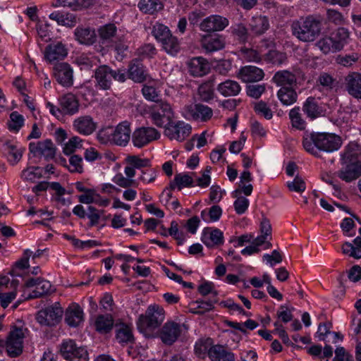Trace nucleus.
Masks as SVG:
<instances>
[{
	"label": "nucleus",
	"mask_w": 361,
	"mask_h": 361,
	"mask_svg": "<svg viewBox=\"0 0 361 361\" xmlns=\"http://www.w3.org/2000/svg\"><path fill=\"white\" fill-rule=\"evenodd\" d=\"M302 145L307 152L319 157L321 151L331 153L338 150L342 145V139L333 133H311L304 136Z\"/></svg>",
	"instance_id": "nucleus-1"
},
{
	"label": "nucleus",
	"mask_w": 361,
	"mask_h": 361,
	"mask_svg": "<svg viewBox=\"0 0 361 361\" xmlns=\"http://www.w3.org/2000/svg\"><path fill=\"white\" fill-rule=\"evenodd\" d=\"M322 29V18L319 16H309L292 24L293 35L305 42L314 41L321 34Z\"/></svg>",
	"instance_id": "nucleus-2"
},
{
	"label": "nucleus",
	"mask_w": 361,
	"mask_h": 361,
	"mask_svg": "<svg viewBox=\"0 0 361 361\" xmlns=\"http://www.w3.org/2000/svg\"><path fill=\"white\" fill-rule=\"evenodd\" d=\"M165 318L164 309L158 305H150L145 314H141L137 322V328L146 336H152L153 331L159 328Z\"/></svg>",
	"instance_id": "nucleus-3"
},
{
	"label": "nucleus",
	"mask_w": 361,
	"mask_h": 361,
	"mask_svg": "<svg viewBox=\"0 0 361 361\" xmlns=\"http://www.w3.org/2000/svg\"><path fill=\"white\" fill-rule=\"evenodd\" d=\"M130 124L128 121L120 123L115 128L111 127L99 131L97 138L101 143L109 142L119 146H126L130 139Z\"/></svg>",
	"instance_id": "nucleus-4"
},
{
	"label": "nucleus",
	"mask_w": 361,
	"mask_h": 361,
	"mask_svg": "<svg viewBox=\"0 0 361 361\" xmlns=\"http://www.w3.org/2000/svg\"><path fill=\"white\" fill-rule=\"evenodd\" d=\"M26 329L13 326L6 340L4 341V349L8 357L15 358L19 357L23 351V340Z\"/></svg>",
	"instance_id": "nucleus-5"
},
{
	"label": "nucleus",
	"mask_w": 361,
	"mask_h": 361,
	"mask_svg": "<svg viewBox=\"0 0 361 361\" xmlns=\"http://www.w3.org/2000/svg\"><path fill=\"white\" fill-rule=\"evenodd\" d=\"M94 78L97 85L102 90H109L111 87L113 80L123 82L126 78V73L123 70L118 69L114 71L105 65L100 66L96 69Z\"/></svg>",
	"instance_id": "nucleus-6"
},
{
	"label": "nucleus",
	"mask_w": 361,
	"mask_h": 361,
	"mask_svg": "<svg viewBox=\"0 0 361 361\" xmlns=\"http://www.w3.org/2000/svg\"><path fill=\"white\" fill-rule=\"evenodd\" d=\"M149 117L157 127L166 128L172 121L173 112L169 103L159 102L150 107Z\"/></svg>",
	"instance_id": "nucleus-7"
},
{
	"label": "nucleus",
	"mask_w": 361,
	"mask_h": 361,
	"mask_svg": "<svg viewBox=\"0 0 361 361\" xmlns=\"http://www.w3.org/2000/svg\"><path fill=\"white\" fill-rule=\"evenodd\" d=\"M63 309L59 302L42 309L36 314V320L37 322L45 326H56L61 319L63 315Z\"/></svg>",
	"instance_id": "nucleus-8"
},
{
	"label": "nucleus",
	"mask_w": 361,
	"mask_h": 361,
	"mask_svg": "<svg viewBox=\"0 0 361 361\" xmlns=\"http://www.w3.org/2000/svg\"><path fill=\"white\" fill-rule=\"evenodd\" d=\"M60 352L64 359L68 361H88V353L83 347L77 346L73 340L64 341Z\"/></svg>",
	"instance_id": "nucleus-9"
},
{
	"label": "nucleus",
	"mask_w": 361,
	"mask_h": 361,
	"mask_svg": "<svg viewBox=\"0 0 361 361\" xmlns=\"http://www.w3.org/2000/svg\"><path fill=\"white\" fill-rule=\"evenodd\" d=\"M183 329H185L184 324L169 321L160 329L158 336L165 345H171L180 336Z\"/></svg>",
	"instance_id": "nucleus-10"
},
{
	"label": "nucleus",
	"mask_w": 361,
	"mask_h": 361,
	"mask_svg": "<svg viewBox=\"0 0 361 361\" xmlns=\"http://www.w3.org/2000/svg\"><path fill=\"white\" fill-rule=\"evenodd\" d=\"M160 133L152 127H140L132 134V142L135 147L141 148L149 142L159 139Z\"/></svg>",
	"instance_id": "nucleus-11"
},
{
	"label": "nucleus",
	"mask_w": 361,
	"mask_h": 361,
	"mask_svg": "<svg viewBox=\"0 0 361 361\" xmlns=\"http://www.w3.org/2000/svg\"><path fill=\"white\" fill-rule=\"evenodd\" d=\"M185 117L196 121L206 122L213 116L212 108L201 103L186 105L184 108Z\"/></svg>",
	"instance_id": "nucleus-12"
},
{
	"label": "nucleus",
	"mask_w": 361,
	"mask_h": 361,
	"mask_svg": "<svg viewBox=\"0 0 361 361\" xmlns=\"http://www.w3.org/2000/svg\"><path fill=\"white\" fill-rule=\"evenodd\" d=\"M228 20L220 15H211L204 18L199 25L201 31L213 33L222 31L228 25Z\"/></svg>",
	"instance_id": "nucleus-13"
},
{
	"label": "nucleus",
	"mask_w": 361,
	"mask_h": 361,
	"mask_svg": "<svg viewBox=\"0 0 361 361\" xmlns=\"http://www.w3.org/2000/svg\"><path fill=\"white\" fill-rule=\"evenodd\" d=\"M26 288L35 287V289L26 298V300L39 298L51 293V285L49 281L42 278H31L25 283Z\"/></svg>",
	"instance_id": "nucleus-14"
},
{
	"label": "nucleus",
	"mask_w": 361,
	"mask_h": 361,
	"mask_svg": "<svg viewBox=\"0 0 361 361\" xmlns=\"http://www.w3.org/2000/svg\"><path fill=\"white\" fill-rule=\"evenodd\" d=\"M54 76L56 81L63 87H69L73 84V70L68 63L61 62L55 64Z\"/></svg>",
	"instance_id": "nucleus-15"
},
{
	"label": "nucleus",
	"mask_w": 361,
	"mask_h": 361,
	"mask_svg": "<svg viewBox=\"0 0 361 361\" xmlns=\"http://www.w3.org/2000/svg\"><path fill=\"white\" fill-rule=\"evenodd\" d=\"M165 135L171 140L183 141L191 133V126L183 121H172L165 128Z\"/></svg>",
	"instance_id": "nucleus-16"
},
{
	"label": "nucleus",
	"mask_w": 361,
	"mask_h": 361,
	"mask_svg": "<svg viewBox=\"0 0 361 361\" xmlns=\"http://www.w3.org/2000/svg\"><path fill=\"white\" fill-rule=\"evenodd\" d=\"M200 44L205 51L211 53L225 47V37L219 34L207 33L201 36Z\"/></svg>",
	"instance_id": "nucleus-17"
},
{
	"label": "nucleus",
	"mask_w": 361,
	"mask_h": 361,
	"mask_svg": "<svg viewBox=\"0 0 361 361\" xmlns=\"http://www.w3.org/2000/svg\"><path fill=\"white\" fill-rule=\"evenodd\" d=\"M29 149L35 156H43L47 160L53 159L56 154V148L51 140L30 142Z\"/></svg>",
	"instance_id": "nucleus-18"
},
{
	"label": "nucleus",
	"mask_w": 361,
	"mask_h": 361,
	"mask_svg": "<svg viewBox=\"0 0 361 361\" xmlns=\"http://www.w3.org/2000/svg\"><path fill=\"white\" fill-rule=\"evenodd\" d=\"M345 88L354 98L361 99V73L352 72L345 77Z\"/></svg>",
	"instance_id": "nucleus-19"
},
{
	"label": "nucleus",
	"mask_w": 361,
	"mask_h": 361,
	"mask_svg": "<svg viewBox=\"0 0 361 361\" xmlns=\"http://www.w3.org/2000/svg\"><path fill=\"white\" fill-rule=\"evenodd\" d=\"M344 166L338 171L337 176L343 180L349 183L361 176V164L342 163Z\"/></svg>",
	"instance_id": "nucleus-20"
},
{
	"label": "nucleus",
	"mask_w": 361,
	"mask_h": 361,
	"mask_svg": "<svg viewBox=\"0 0 361 361\" xmlns=\"http://www.w3.org/2000/svg\"><path fill=\"white\" fill-rule=\"evenodd\" d=\"M238 76L245 82H256L264 78V71L258 67L247 66L240 69Z\"/></svg>",
	"instance_id": "nucleus-21"
},
{
	"label": "nucleus",
	"mask_w": 361,
	"mask_h": 361,
	"mask_svg": "<svg viewBox=\"0 0 361 361\" xmlns=\"http://www.w3.org/2000/svg\"><path fill=\"white\" fill-rule=\"evenodd\" d=\"M67 49L61 42L49 44L44 50V58L51 63L56 60H62L67 56Z\"/></svg>",
	"instance_id": "nucleus-22"
},
{
	"label": "nucleus",
	"mask_w": 361,
	"mask_h": 361,
	"mask_svg": "<svg viewBox=\"0 0 361 361\" xmlns=\"http://www.w3.org/2000/svg\"><path fill=\"white\" fill-rule=\"evenodd\" d=\"M202 241L208 247L221 245L224 243L223 233L218 228H205L203 230Z\"/></svg>",
	"instance_id": "nucleus-23"
},
{
	"label": "nucleus",
	"mask_w": 361,
	"mask_h": 361,
	"mask_svg": "<svg viewBox=\"0 0 361 361\" xmlns=\"http://www.w3.org/2000/svg\"><path fill=\"white\" fill-rule=\"evenodd\" d=\"M342 163L361 164V147L355 142L349 143L341 155Z\"/></svg>",
	"instance_id": "nucleus-24"
},
{
	"label": "nucleus",
	"mask_w": 361,
	"mask_h": 361,
	"mask_svg": "<svg viewBox=\"0 0 361 361\" xmlns=\"http://www.w3.org/2000/svg\"><path fill=\"white\" fill-rule=\"evenodd\" d=\"M73 127L79 133L88 135L95 130L97 125L91 116H82L74 121Z\"/></svg>",
	"instance_id": "nucleus-25"
},
{
	"label": "nucleus",
	"mask_w": 361,
	"mask_h": 361,
	"mask_svg": "<svg viewBox=\"0 0 361 361\" xmlns=\"http://www.w3.org/2000/svg\"><path fill=\"white\" fill-rule=\"evenodd\" d=\"M128 78L135 82H143L147 74L142 62L138 59L133 60L128 67Z\"/></svg>",
	"instance_id": "nucleus-26"
},
{
	"label": "nucleus",
	"mask_w": 361,
	"mask_h": 361,
	"mask_svg": "<svg viewBox=\"0 0 361 361\" xmlns=\"http://www.w3.org/2000/svg\"><path fill=\"white\" fill-rule=\"evenodd\" d=\"M83 320V311L76 303H73L66 310L65 321L71 326H78Z\"/></svg>",
	"instance_id": "nucleus-27"
},
{
	"label": "nucleus",
	"mask_w": 361,
	"mask_h": 361,
	"mask_svg": "<svg viewBox=\"0 0 361 361\" xmlns=\"http://www.w3.org/2000/svg\"><path fill=\"white\" fill-rule=\"evenodd\" d=\"M189 72L193 76H203L209 71L208 62L202 57L192 59L188 63Z\"/></svg>",
	"instance_id": "nucleus-28"
},
{
	"label": "nucleus",
	"mask_w": 361,
	"mask_h": 361,
	"mask_svg": "<svg viewBox=\"0 0 361 361\" xmlns=\"http://www.w3.org/2000/svg\"><path fill=\"white\" fill-rule=\"evenodd\" d=\"M74 35L80 44L90 45L96 41L95 31L90 27L79 26L75 30Z\"/></svg>",
	"instance_id": "nucleus-29"
},
{
	"label": "nucleus",
	"mask_w": 361,
	"mask_h": 361,
	"mask_svg": "<svg viewBox=\"0 0 361 361\" xmlns=\"http://www.w3.org/2000/svg\"><path fill=\"white\" fill-rule=\"evenodd\" d=\"M209 357L212 361H235L233 353L221 345L212 346L209 350Z\"/></svg>",
	"instance_id": "nucleus-30"
},
{
	"label": "nucleus",
	"mask_w": 361,
	"mask_h": 361,
	"mask_svg": "<svg viewBox=\"0 0 361 361\" xmlns=\"http://www.w3.org/2000/svg\"><path fill=\"white\" fill-rule=\"evenodd\" d=\"M302 111L311 119H314L324 115V111L319 106L314 97H308L302 106Z\"/></svg>",
	"instance_id": "nucleus-31"
},
{
	"label": "nucleus",
	"mask_w": 361,
	"mask_h": 361,
	"mask_svg": "<svg viewBox=\"0 0 361 361\" xmlns=\"http://www.w3.org/2000/svg\"><path fill=\"white\" fill-rule=\"evenodd\" d=\"M349 32L345 27H339L330 37L334 43V49L336 51H341L347 44L349 39Z\"/></svg>",
	"instance_id": "nucleus-32"
},
{
	"label": "nucleus",
	"mask_w": 361,
	"mask_h": 361,
	"mask_svg": "<svg viewBox=\"0 0 361 361\" xmlns=\"http://www.w3.org/2000/svg\"><path fill=\"white\" fill-rule=\"evenodd\" d=\"M343 254L355 259L361 258V237H357L353 240V244L345 242L341 246Z\"/></svg>",
	"instance_id": "nucleus-33"
},
{
	"label": "nucleus",
	"mask_w": 361,
	"mask_h": 361,
	"mask_svg": "<svg viewBox=\"0 0 361 361\" xmlns=\"http://www.w3.org/2000/svg\"><path fill=\"white\" fill-rule=\"evenodd\" d=\"M241 87L238 82L227 80L220 83L217 90L224 97L235 96L240 92Z\"/></svg>",
	"instance_id": "nucleus-34"
},
{
	"label": "nucleus",
	"mask_w": 361,
	"mask_h": 361,
	"mask_svg": "<svg viewBox=\"0 0 361 361\" xmlns=\"http://www.w3.org/2000/svg\"><path fill=\"white\" fill-rule=\"evenodd\" d=\"M60 104L66 114H73L78 111V101L73 94H67L62 97L60 99Z\"/></svg>",
	"instance_id": "nucleus-35"
},
{
	"label": "nucleus",
	"mask_w": 361,
	"mask_h": 361,
	"mask_svg": "<svg viewBox=\"0 0 361 361\" xmlns=\"http://www.w3.org/2000/svg\"><path fill=\"white\" fill-rule=\"evenodd\" d=\"M273 80L279 86L292 85L296 82L295 74L288 71H277Z\"/></svg>",
	"instance_id": "nucleus-36"
},
{
	"label": "nucleus",
	"mask_w": 361,
	"mask_h": 361,
	"mask_svg": "<svg viewBox=\"0 0 361 361\" xmlns=\"http://www.w3.org/2000/svg\"><path fill=\"white\" fill-rule=\"evenodd\" d=\"M116 339L119 343H131L134 338L131 328L123 323L116 324Z\"/></svg>",
	"instance_id": "nucleus-37"
},
{
	"label": "nucleus",
	"mask_w": 361,
	"mask_h": 361,
	"mask_svg": "<svg viewBox=\"0 0 361 361\" xmlns=\"http://www.w3.org/2000/svg\"><path fill=\"white\" fill-rule=\"evenodd\" d=\"M197 94L202 102H209L212 100L214 97L213 80H209L201 84L198 87Z\"/></svg>",
	"instance_id": "nucleus-38"
},
{
	"label": "nucleus",
	"mask_w": 361,
	"mask_h": 361,
	"mask_svg": "<svg viewBox=\"0 0 361 361\" xmlns=\"http://www.w3.org/2000/svg\"><path fill=\"white\" fill-rule=\"evenodd\" d=\"M96 330L100 333H108L114 326V319L111 314L99 315L95 320Z\"/></svg>",
	"instance_id": "nucleus-39"
},
{
	"label": "nucleus",
	"mask_w": 361,
	"mask_h": 361,
	"mask_svg": "<svg viewBox=\"0 0 361 361\" xmlns=\"http://www.w3.org/2000/svg\"><path fill=\"white\" fill-rule=\"evenodd\" d=\"M251 30L256 35H262L269 27L268 19L265 16H257L252 17L250 23Z\"/></svg>",
	"instance_id": "nucleus-40"
},
{
	"label": "nucleus",
	"mask_w": 361,
	"mask_h": 361,
	"mask_svg": "<svg viewBox=\"0 0 361 361\" xmlns=\"http://www.w3.org/2000/svg\"><path fill=\"white\" fill-rule=\"evenodd\" d=\"M99 197L100 196L95 192L94 190L88 189L84 194L78 197V200L80 202L87 204L91 203H98L101 206H107L109 204V200L99 201Z\"/></svg>",
	"instance_id": "nucleus-41"
},
{
	"label": "nucleus",
	"mask_w": 361,
	"mask_h": 361,
	"mask_svg": "<svg viewBox=\"0 0 361 361\" xmlns=\"http://www.w3.org/2000/svg\"><path fill=\"white\" fill-rule=\"evenodd\" d=\"M139 8L144 13L154 14L164 8L160 0H140L138 4Z\"/></svg>",
	"instance_id": "nucleus-42"
},
{
	"label": "nucleus",
	"mask_w": 361,
	"mask_h": 361,
	"mask_svg": "<svg viewBox=\"0 0 361 361\" xmlns=\"http://www.w3.org/2000/svg\"><path fill=\"white\" fill-rule=\"evenodd\" d=\"M277 95L282 104L287 106L295 103L298 98V94L293 89L286 87H282Z\"/></svg>",
	"instance_id": "nucleus-43"
},
{
	"label": "nucleus",
	"mask_w": 361,
	"mask_h": 361,
	"mask_svg": "<svg viewBox=\"0 0 361 361\" xmlns=\"http://www.w3.org/2000/svg\"><path fill=\"white\" fill-rule=\"evenodd\" d=\"M289 117L293 128L300 130H302L305 128L306 123L305 120L302 118L299 107L292 109L289 112Z\"/></svg>",
	"instance_id": "nucleus-44"
},
{
	"label": "nucleus",
	"mask_w": 361,
	"mask_h": 361,
	"mask_svg": "<svg viewBox=\"0 0 361 361\" xmlns=\"http://www.w3.org/2000/svg\"><path fill=\"white\" fill-rule=\"evenodd\" d=\"M164 49L169 54L174 55L180 50V42L178 38L171 34L162 43Z\"/></svg>",
	"instance_id": "nucleus-45"
},
{
	"label": "nucleus",
	"mask_w": 361,
	"mask_h": 361,
	"mask_svg": "<svg viewBox=\"0 0 361 361\" xmlns=\"http://www.w3.org/2000/svg\"><path fill=\"white\" fill-rule=\"evenodd\" d=\"M212 344L211 338L200 339L195 345V354L201 358H204L206 354L209 355V350Z\"/></svg>",
	"instance_id": "nucleus-46"
},
{
	"label": "nucleus",
	"mask_w": 361,
	"mask_h": 361,
	"mask_svg": "<svg viewBox=\"0 0 361 361\" xmlns=\"http://www.w3.org/2000/svg\"><path fill=\"white\" fill-rule=\"evenodd\" d=\"M116 27L114 24L109 23L106 24L104 26H102L98 32L99 35L103 42L105 41L111 40L114 37H115L116 33Z\"/></svg>",
	"instance_id": "nucleus-47"
},
{
	"label": "nucleus",
	"mask_w": 361,
	"mask_h": 361,
	"mask_svg": "<svg viewBox=\"0 0 361 361\" xmlns=\"http://www.w3.org/2000/svg\"><path fill=\"white\" fill-rule=\"evenodd\" d=\"M326 22L333 23L335 25H341L344 23V17L338 11L333 8L326 10Z\"/></svg>",
	"instance_id": "nucleus-48"
},
{
	"label": "nucleus",
	"mask_w": 361,
	"mask_h": 361,
	"mask_svg": "<svg viewBox=\"0 0 361 361\" xmlns=\"http://www.w3.org/2000/svg\"><path fill=\"white\" fill-rule=\"evenodd\" d=\"M318 82L326 90H331L338 85L336 80L326 73H323L319 75Z\"/></svg>",
	"instance_id": "nucleus-49"
},
{
	"label": "nucleus",
	"mask_w": 361,
	"mask_h": 361,
	"mask_svg": "<svg viewBox=\"0 0 361 361\" xmlns=\"http://www.w3.org/2000/svg\"><path fill=\"white\" fill-rule=\"evenodd\" d=\"M152 32L155 38L161 43L171 34L169 29L162 24L154 25Z\"/></svg>",
	"instance_id": "nucleus-50"
},
{
	"label": "nucleus",
	"mask_w": 361,
	"mask_h": 361,
	"mask_svg": "<svg viewBox=\"0 0 361 361\" xmlns=\"http://www.w3.org/2000/svg\"><path fill=\"white\" fill-rule=\"evenodd\" d=\"M316 46L325 54L337 51L334 49V45L330 37H325L320 39L316 43Z\"/></svg>",
	"instance_id": "nucleus-51"
},
{
	"label": "nucleus",
	"mask_w": 361,
	"mask_h": 361,
	"mask_svg": "<svg viewBox=\"0 0 361 361\" xmlns=\"http://www.w3.org/2000/svg\"><path fill=\"white\" fill-rule=\"evenodd\" d=\"M174 181L177 185V188L180 190L184 187H190L193 185V179L188 174H176L174 177Z\"/></svg>",
	"instance_id": "nucleus-52"
},
{
	"label": "nucleus",
	"mask_w": 361,
	"mask_h": 361,
	"mask_svg": "<svg viewBox=\"0 0 361 361\" xmlns=\"http://www.w3.org/2000/svg\"><path fill=\"white\" fill-rule=\"evenodd\" d=\"M81 143L82 140L80 137L76 136L71 137L63 147V153L67 155H71L76 149L82 147Z\"/></svg>",
	"instance_id": "nucleus-53"
},
{
	"label": "nucleus",
	"mask_w": 361,
	"mask_h": 361,
	"mask_svg": "<svg viewBox=\"0 0 361 361\" xmlns=\"http://www.w3.org/2000/svg\"><path fill=\"white\" fill-rule=\"evenodd\" d=\"M192 305H197L195 310H192V312L197 314H202L205 312H208L214 309L213 302L212 300H197L193 302Z\"/></svg>",
	"instance_id": "nucleus-54"
},
{
	"label": "nucleus",
	"mask_w": 361,
	"mask_h": 361,
	"mask_svg": "<svg viewBox=\"0 0 361 361\" xmlns=\"http://www.w3.org/2000/svg\"><path fill=\"white\" fill-rule=\"evenodd\" d=\"M265 85L251 84L247 85V94L252 98L258 99L264 92Z\"/></svg>",
	"instance_id": "nucleus-55"
},
{
	"label": "nucleus",
	"mask_w": 361,
	"mask_h": 361,
	"mask_svg": "<svg viewBox=\"0 0 361 361\" xmlns=\"http://www.w3.org/2000/svg\"><path fill=\"white\" fill-rule=\"evenodd\" d=\"M82 159L78 155H72L69 159L68 169L71 172L81 173L83 171Z\"/></svg>",
	"instance_id": "nucleus-56"
},
{
	"label": "nucleus",
	"mask_w": 361,
	"mask_h": 361,
	"mask_svg": "<svg viewBox=\"0 0 361 361\" xmlns=\"http://www.w3.org/2000/svg\"><path fill=\"white\" fill-rule=\"evenodd\" d=\"M254 109L257 114L263 116L267 119H271L273 116L271 109L263 101L255 103Z\"/></svg>",
	"instance_id": "nucleus-57"
},
{
	"label": "nucleus",
	"mask_w": 361,
	"mask_h": 361,
	"mask_svg": "<svg viewBox=\"0 0 361 361\" xmlns=\"http://www.w3.org/2000/svg\"><path fill=\"white\" fill-rule=\"evenodd\" d=\"M241 54L243 57L250 62H259L261 61L260 54L255 49L242 48Z\"/></svg>",
	"instance_id": "nucleus-58"
},
{
	"label": "nucleus",
	"mask_w": 361,
	"mask_h": 361,
	"mask_svg": "<svg viewBox=\"0 0 361 361\" xmlns=\"http://www.w3.org/2000/svg\"><path fill=\"white\" fill-rule=\"evenodd\" d=\"M10 118L9 129L18 131L23 125L24 119L23 116L14 111L11 114Z\"/></svg>",
	"instance_id": "nucleus-59"
},
{
	"label": "nucleus",
	"mask_w": 361,
	"mask_h": 361,
	"mask_svg": "<svg viewBox=\"0 0 361 361\" xmlns=\"http://www.w3.org/2000/svg\"><path fill=\"white\" fill-rule=\"evenodd\" d=\"M142 92L145 98L147 100L154 102L155 104L159 102V94L152 86L144 85Z\"/></svg>",
	"instance_id": "nucleus-60"
},
{
	"label": "nucleus",
	"mask_w": 361,
	"mask_h": 361,
	"mask_svg": "<svg viewBox=\"0 0 361 361\" xmlns=\"http://www.w3.org/2000/svg\"><path fill=\"white\" fill-rule=\"evenodd\" d=\"M266 59L267 60L271 61L273 63L281 64L286 61V56L285 54L279 52L278 51L270 50L266 54Z\"/></svg>",
	"instance_id": "nucleus-61"
},
{
	"label": "nucleus",
	"mask_w": 361,
	"mask_h": 361,
	"mask_svg": "<svg viewBox=\"0 0 361 361\" xmlns=\"http://www.w3.org/2000/svg\"><path fill=\"white\" fill-rule=\"evenodd\" d=\"M237 199L234 202V208L237 214H242L245 212L249 206V200L243 196L235 197Z\"/></svg>",
	"instance_id": "nucleus-62"
},
{
	"label": "nucleus",
	"mask_w": 361,
	"mask_h": 361,
	"mask_svg": "<svg viewBox=\"0 0 361 361\" xmlns=\"http://www.w3.org/2000/svg\"><path fill=\"white\" fill-rule=\"evenodd\" d=\"M287 187L290 190L297 192H302L306 188L304 180L298 176H295L293 181L288 182Z\"/></svg>",
	"instance_id": "nucleus-63"
},
{
	"label": "nucleus",
	"mask_w": 361,
	"mask_h": 361,
	"mask_svg": "<svg viewBox=\"0 0 361 361\" xmlns=\"http://www.w3.org/2000/svg\"><path fill=\"white\" fill-rule=\"evenodd\" d=\"M4 149L13 157L15 162H18L22 157L23 151L17 149L16 146L10 141L5 142Z\"/></svg>",
	"instance_id": "nucleus-64"
}]
</instances>
